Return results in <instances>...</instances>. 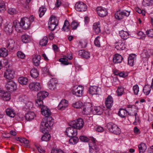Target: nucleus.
Segmentation results:
<instances>
[{"instance_id":"obj_1","label":"nucleus","mask_w":153,"mask_h":153,"mask_svg":"<svg viewBox=\"0 0 153 153\" xmlns=\"http://www.w3.org/2000/svg\"><path fill=\"white\" fill-rule=\"evenodd\" d=\"M48 93L45 91H40L37 94L35 103L36 106L41 108L42 115L45 117L41 123V127L42 129L46 131H48L54 123V119L50 116L51 115L50 110L43 105V100L48 96Z\"/></svg>"},{"instance_id":"obj_2","label":"nucleus","mask_w":153,"mask_h":153,"mask_svg":"<svg viewBox=\"0 0 153 153\" xmlns=\"http://www.w3.org/2000/svg\"><path fill=\"white\" fill-rule=\"evenodd\" d=\"M21 24L23 28L25 29L29 28L32 23L34 21V18L33 15L30 16L29 18L24 17L21 19Z\"/></svg>"},{"instance_id":"obj_3","label":"nucleus","mask_w":153,"mask_h":153,"mask_svg":"<svg viewBox=\"0 0 153 153\" xmlns=\"http://www.w3.org/2000/svg\"><path fill=\"white\" fill-rule=\"evenodd\" d=\"M96 140L94 138H92L89 143L90 153H95L99 150L98 146L96 143Z\"/></svg>"},{"instance_id":"obj_4","label":"nucleus","mask_w":153,"mask_h":153,"mask_svg":"<svg viewBox=\"0 0 153 153\" xmlns=\"http://www.w3.org/2000/svg\"><path fill=\"white\" fill-rule=\"evenodd\" d=\"M84 125V123L83 121L81 118L73 121L70 123V126L74 127L76 129H80L82 128Z\"/></svg>"},{"instance_id":"obj_5","label":"nucleus","mask_w":153,"mask_h":153,"mask_svg":"<svg viewBox=\"0 0 153 153\" xmlns=\"http://www.w3.org/2000/svg\"><path fill=\"white\" fill-rule=\"evenodd\" d=\"M84 87L82 86H74L73 87L72 94L77 97H81L83 94Z\"/></svg>"},{"instance_id":"obj_6","label":"nucleus","mask_w":153,"mask_h":153,"mask_svg":"<svg viewBox=\"0 0 153 153\" xmlns=\"http://www.w3.org/2000/svg\"><path fill=\"white\" fill-rule=\"evenodd\" d=\"M29 89L31 91H38L41 89L42 85L39 82H32L29 84Z\"/></svg>"},{"instance_id":"obj_7","label":"nucleus","mask_w":153,"mask_h":153,"mask_svg":"<svg viewBox=\"0 0 153 153\" xmlns=\"http://www.w3.org/2000/svg\"><path fill=\"white\" fill-rule=\"evenodd\" d=\"M58 21L56 18L50 17L48 23L49 29L52 31L54 30L58 25Z\"/></svg>"},{"instance_id":"obj_8","label":"nucleus","mask_w":153,"mask_h":153,"mask_svg":"<svg viewBox=\"0 0 153 153\" xmlns=\"http://www.w3.org/2000/svg\"><path fill=\"white\" fill-rule=\"evenodd\" d=\"M27 97L25 96H22L19 98V100L24 102L25 104L24 108L25 110H29L32 108L33 106V103L30 101H27Z\"/></svg>"},{"instance_id":"obj_9","label":"nucleus","mask_w":153,"mask_h":153,"mask_svg":"<svg viewBox=\"0 0 153 153\" xmlns=\"http://www.w3.org/2000/svg\"><path fill=\"white\" fill-rule=\"evenodd\" d=\"M5 87L7 89L10 91H15L17 88L16 84L12 80L7 81L6 83Z\"/></svg>"},{"instance_id":"obj_10","label":"nucleus","mask_w":153,"mask_h":153,"mask_svg":"<svg viewBox=\"0 0 153 153\" xmlns=\"http://www.w3.org/2000/svg\"><path fill=\"white\" fill-rule=\"evenodd\" d=\"M101 88L96 86H91L89 88L88 92L91 95H98L100 94Z\"/></svg>"},{"instance_id":"obj_11","label":"nucleus","mask_w":153,"mask_h":153,"mask_svg":"<svg viewBox=\"0 0 153 153\" xmlns=\"http://www.w3.org/2000/svg\"><path fill=\"white\" fill-rule=\"evenodd\" d=\"M15 46V42L13 38H8L5 41V46L8 49L13 50Z\"/></svg>"},{"instance_id":"obj_12","label":"nucleus","mask_w":153,"mask_h":153,"mask_svg":"<svg viewBox=\"0 0 153 153\" xmlns=\"http://www.w3.org/2000/svg\"><path fill=\"white\" fill-rule=\"evenodd\" d=\"M92 104L91 103L88 102L85 105L83 108L82 113L83 114L89 115L92 112Z\"/></svg>"},{"instance_id":"obj_13","label":"nucleus","mask_w":153,"mask_h":153,"mask_svg":"<svg viewBox=\"0 0 153 153\" xmlns=\"http://www.w3.org/2000/svg\"><path fill=\"white\" fill-rule=\"evenodd\" d=\"M76 10L78 11H85L87 9L86 5L82 1L78 2L75 5Z\"/></svg>"},{"instance_id":"obj_14","label":"nucleus","mask_w":153,"mask_h":153,"mask_svg":"<svg viewBox=\"0 0 153 153\" xmlns=\"http://www.w3.org/2000/svg\"><path fill=\"white\" fill-rule=\"evenodd\" d=\"M65 132L66 134L69 137L75 136L77 134L76 129L72 126L67 128Z\"/></svg>"},{"instance_id":"obj_15","label":"nucleus","mask_w":153,"mask_h":153,"mask_svg":"<svg viewBox=\"0 0 153 153\" xmlns=\"http://www.w3.org/2000/svg\"><path fill=\"white\" fill-rule=\"evenodd\" d=\"M96 12L98 15L101 17H104L108 14L107 10L102 7H98L96 9Z\"/></svg>"},{"instance_id":"obj_16","label":"nucleus","mask_w":153,"mask_h":153,"mask_svg":"<svg viewBox=\"0 0 153 153\" xmlns=\"http://www.w3.org/2000/svg\"><path fill=\"white\" fill-rule=\"evenodd\" d=\"M58 80L55 78L51 79L49 82L48 86L49 89L53 90L56 88L57 85L58 84Z\"/></svg>"},{"instance_id":"obj_17","label":"nucleus","mask_w":153,"mask_h":153,"mask_svg":"<svg viewBox=\"0 0 153 153\" xmlns=\"http://www.w3.org/2000/svg\"><path fill=\"white\" fill-rule=\"evenodd\" d=\"M129 108L128 113L131 116L137 115V109L134 105H128L127 106Z\"/></svg>"},{"instance_id":"obj_18","label":"nucleus","mask_w":153,"mask_h":153,"mask_svg":"<svg viewBox=\"0 0 153 153\" xmlns=\"http://www.w3.org/2000/svg\"><path fill=\"white\" fill-rule=\"evenodd\" d=\"M114 104V100L112 97L110 95L108 96L105 99V104L107 108L110 109L111 108Z\"/></svg>"},{"instance_id":"obj_19","label":"nucleus","mask_w":153,"mask_h":153,"mask_svg":"<svg viewBox=\"0 0 153 153\" xmlns=\"http://www.w3.org/2000/svg\"><path fill=\"white\" fill-rule=\"evenodd\" d=\"M68 105V101L65 99H63L59 102L57 108L59 110H62L65 109Z\"/></svg>"},{"instance_id":"obj_20","label":"nucleus","mask_w":153,"mask_h":153,"mask_svg":"<svg viewBox=\"0 0 153 153\" xmlns=\"http://www.w3.org/2000/svg\"><path fill=\"white\" fill-rule=\"evenodd\" d=\"M14 73L10 69H7L4 74V77L7 79L10 80L14 77Z\"/></svg>"},{"instance_id":"obj_21","label":"nucleus","mask_w":153,"mask_h":153,"mask_svg":"<svg viewBox=\"0 0 153 153\" xmlns=\"http://www.w3.org/2000/svg\"><path fill=\"white\" fill-rule=\"evenodd\" d=\"M136 56L135 54L130 55L128 58V64L131 66H133L136 60Z\"/></svg>"},{"instance_id":"obj_22","label":"nucleus","mask_w":153,"mask_h":153,"mask_svg":"<svg viewBox=\"0 0 153 153\" xmlns=\"http://www.w3.org/2000/svg\"><path fill=\"white\" fill-rule=\"evenodd\" d=\"M100 23L97 22L94 23L93 25V29L94 32L96 34L99 33L101 31Z\"/></svg>"},{"instance_id":"obj_23","label":"nucleus","mask_w":153,"mask_h":153,"mask_svg":"<svg viewBox=\"0 0 153 153\" xmlns=\"http://www.w3.org/2000/svg\"><path fill=\"white\" fill-rule=\"evenodd\" d=\"M115 48L118 50H124L126 48L124 43L122 41L117 42L115 44Z\"/></svg>"},{"instance_id":"obj_24","label":"nucleus","mask_w":153,"mask_h":153,"mask_svg":"<svg viewBox=\"0 0 153 153\" xmlns=\"http://www.w3.org/2000/svg\"><path fill=\"white\" fill-rule=\"evenodd\" d=\"M79 54L80 56L86 59H88L90 58L89 53L84 50H82L79 51Z\"/></svg>"},{"instance_id":"obj_25","label":"nucleus","mask_w":153,"mask_h":153,"mask_svg":"<svg viewBox=\"0 0 153 153\" xmlns=\"http://www.w3.org/2000/svg\"><path fill=\"white\" fill-rule=\"evenodd\" d=\"M123 59V58L121 55L118 54H116L113 58V61L115 63H119L121 62Z\"/></svg>"},{"instance_id":"obj_26","label":"nucleus","mask_w":153,"mask_h":153,"mask_svg":"<svg viewBox=\"0 0 153 153\" xmlns=\"http://www.w3.org/2000/svg\"><path fill=\"white\" fill-rule=\"evenodd\" d=\"M35 116V114L34 112L30 111L26 114L25 117L27 121H30L34 118Z\"/></svg>"},{"instance_id":"obj_27","label":"nucleus","mask_w":153,"mask_h":153,"mask_svg":"<svg viewBox=\"0 0 153 153\" xmlns=\"http://www.w3.org/2000/svg\"><path fill=\"white\" fill-rule=\"evenodd\" d=\"M41 59V57L39 55H36L33 56V61L34 65L36 66H38L40 63Z\"/></svg>"},{"instance_id":"obj_28","label":"nucleus","mask_w":153,"mask_h":153,"mask_svg":"<svg viewBox=\"0 0 153 153\" xmlns=\"http://www.w3.org/2000/svg\"><path fill=\"white\" fill-rule=\"evenodd\" d=\"M5 111L7 115L10 117L13 118L16 115V113L14 110L11 108H7Z\"/></svg>"},{"instance_id":"obj_29","label":"nucleus","mask_w":153,"mask_h":153,"mask_svg":"<svg viewBox=\"0 0 153 153\" xmlns=\"http://www.w3.org/2000/svg\"><path fill=\"white\" fill-rule=\"evenodd\" d=\"M13 25L11 23H10L6 25L4 30L7 34H10L13 32Z\"/></svg>"},{"instance_id":"obj_30","label":"nucleus","mask_w":153,"mask_h":153,"mask_svg":"<svg viewBox=\"0 0 153 153\" xmlns=\"http://www.w3.org/2000/svg\"><path fill=\"white\" fill-rule=\"evenodd\" d=\"M22 41L24 43H27L30 42L31 38L30 37L26 34L23 35L21 36Z\"/></svg>"},{"instance_id":"obj_31","label":"nucleus","mask_w":153,"mask_h":153,"mask_svg":"<svg viewBox=\"0 0 153 153\" xmlns=\"http://www.w3.org/2000/svg\"><path fill=\"white\" fill-rule=\"evenodd\" d=\"M1 95L0 97L3 98L4 100L5 101H8L10 99V94L9 93L7 92H5L4 90L2 91Z\"/></svg>"},{"instance_id":"obj_32","label":"nucleus","mask_w":153,"mask_h":153,"mask_svg":"<svg viewBox=\"0 0 153 153\" xmlns=\"http://www.w3.org/2000/svg\"><path fill=\"white\" fill-rule=\"evenodd\" d=\"M138 148L139 150V153H144L146 149V146L144 143H141L138 146Z\"/></svg>"},{"instance_id":"obj_33","label":"nucleus","mask_w":153,"mask_h":153,"mask_svg":"<svg viewBox=\"0 0 153 153\" xmlns=\"http://www.w3.org/2000/svg\"><path fill=\"white\" fill-rule=\"evenodd\" d=\"M13 25L16 30H19L21 28H23L22 25L21 24V20L20 22L17 20H15L13 22Z\"/></svg>"},{"instance_id":"obj_34","label":"nucleus","mask_w":153,"mask_h":153,"mask_svg":"<svg viewBox=\"0 0 153 153\" xmlns=\"http://www.w3.org/2000/svg\"><path fill=\"white\" fill-rule=\"evenodd\" d=\"M119 34L122 39H127L129 36V34L128 33L123 30H122L120 31Z\"/></svg>"},{"instance_id":"obj_35","label":"nucleus","mask_w":153,"mask_h":153,"mask_svg":"<svg viewBox=\"0 0 153 153\" xmlns=\"http://www.w3.org/2000/svg\"><path fill=\"white\" fill-rule=\"evenodd\" d=\"M19 83L22 85H25L28 82V79L25 77H21L18 79Z\"/></svg>"},{"instance_id":"obj_36","label":"nucleus","mask_w":153,"mask_h":153,"mask_svg":"<svg viewBox=\"0 0 153 153\" xmlns=\"http://www.w3.org/2000/svg\"><path fill=\"white\" fill-rule=\"evenodd\" d=\"M103 113L102 109L100 107H96L94 108V110L92 111V113L94 114L97 115L101 114Z\"/></svg>"},{"instance_id":"obj_37","label":"nucleus","mask_w":153,"mask_h":153,"mask_svg":"<svg viewBox=\"0 0 153 153\" xmlns=\"http://www.w3.org/2000/svg\"><path fill=\"white\" fill-rule=\"evenodd\" d=\"M151 85H146L144 87L143 91L146 95H148L149 94L151 90Z\"/></svg>"},{"instance_id":"obj_38","label":"nucleus","mask_w":153,"mask_h":153,"mask_svg":"<svg viewBox=\"0 0 153 153\" xmlns=\"http://www.w3.org/2000/svg\"><path fill=\"white\" fill-rule=\"evenodd\" d=\"M31 76L33 78H36L39 75L38 72L35 68H33L31 70L30 72Z\"/></svg>"},{"instance_id":"obj_39","label":"nucleus","mask_w":153,"mask_h":153,"mask_svg":"<svg viewBox=\"0 0 153 153\" xmlns=\"http://www.w3.org/2000/svg\"><path fill=\"white\" fill-rule=\"evenodd\" d=\"M63 30L68 32L70 30V24L67 20H66L64 23V24L62 28Z\"/></svg>"},{"instance_id":"obj_40","label":"nucleus","mask_w":153,"mask_h":153,"mask_svg":"<svg viewBox=\"0 0 153 153\" xmlns=\"http://www.w3.org/2000/svg\"><path fill=\"white\" fill-rule=\"evenodd\" d=\"M128 112L123 108L120 109L118 112V115L122 118L125 117L126 115Z\"/></svg>"},{"instance_id":"obj_41","label":"nucleus","mask_w":153,"mask_h":153,"mask_svg":"<svg viewBox=\"0 0 153 153\" xmlns=\"http://www.w3.org/2000/svg\"><path fill=\"white\" fill-rule=\"evenodd\" d=\"M115 74L116 75H118L120 77L125 78L128 76V74L127 72L125 71L115 72Z\"/></svg>"},{"instance_id":"obj_42","label":"nucleus","mask_w":153,"mask_h":153,"mask_svg":"<svg viewBox=\"0 0 153 153\" xmlns=\"http://www.w3.org/2000/svg\"><path fill=\"white\" fill-rule=\"evenodd\" d=\"M153 4V0H143V5L145 7L149 6Z\"/></svg>"},{"instance_id":"obj_43","label":"nucleus","mask_w":153,"mask_h":153,"mask_svg":"<svg viewBox=\"0 0 153 153\" xmlns=\"http://www.w3.org/2000/svg\"><path fill=\"white\" fill-rule=\"evenodd\" d=\"M83 105V103L80 101H78L74 102L72 106L75 108H80Z\"/></svg>"},{"instance_id":"obj_44","label":"nucleus","mask_w":153,"mask_h":153,"mask_svg":"<svg viewBox=\"0 0 153 153\" xmlns=\"http://www.w3.org/2000/svg\"><path fill=\"white\" fill-rule=\"evenodd\" d=\"M8 54L7 50L5 48H1L0 50V56L5 57Z\"/></svg>"},{"instance_id":"obj_45","label":"nucleus","mask_w":153,"mask_h":153,"mask_svg":"<svg viewBox=\"0 0 153 153\" xmlns=\"http://www.w3.org/2000/svg\"><path fill=\"white\" fill-rule=\"evenodd\" d=\"M48 38L47 36H44L40 41L39 42L40 45L42 46H45L48 43Z\"/></svg>"},{"instance_id":"obj_46","label":"nucleus","mask_w":153,"mask_h":153,"mask_svg":"<svg viewBox=\"0 0 153 153\" xmlns=\"http://www.w3.org/2000/svg\"><path fill=\"white\" fill-rule=\"evenodd\" d=\"M116 125L112 122L108 123L106 125L107 128L111 132H112V130H113Z\"/></svg>"},{"instance_id":"obj_47","label":"nucleus","mask_w":153,"mask_h":153,"mask_svg":"<svg viewBox=\"0 0 153 153\" xmlns=\"http://www.w3.org/2000/svg\"><path fill=\"white\" fill-rule=\"evenodd\" d=\"M115 18L118 20H120L123 19V16L122 11H117L115 14Z\"/></svg>"},{"instance_id":"obj_48","label":"nucleus","mask_w":153,"mask_h":153,"mask_svg":"<svg viewBox=\"0 0 153 153\" xmlns=\"http://www.w3.org/2000/svg\"><path fill=\"white\" fill-rule=\"evenodd\" d=\"M51 135L48 133H45L41 137V140L43 141H47L49 140L51 138Z\"/></svg>"},{"instance_id":"obj_49","label":"nucleus","mask_w":153,"mask_h":153,"mask_svg":"<svg viewBox=\"0 0 153 153\" xmlns=\"http://www.w3.org/2000/svg\"><path fill=\"white\" fill-rule=\"evenodd\" d=\"M71 137V138L69 140V143H70L72 144H75L78 142V139L76 136H73Z\"/></svg>"},{"instance_id":"obj_50","label":"nucleus","mask_w":153,"mask_h":153,"mask_svg":"<svg viewBox=\"0 0 153 153\" xmlns=\"http://www.w3.org/2000/svg\"><path fill=\"white\" fill-rule=\"evenodd\" d=\"M6 10V5L4 2L0 0V12H4Z\"/></svg>"},{"instance_id":"obj_51","label":"nucleus","mask_w":153,"mask_h":153,"mask_svg":"<svg viewBox=\"0 0 153 153\" xmlns=\"http://www.w3.org/2000/svg\"><path fill=\"white\" fill-rule=\"evenodd\" d=\"M121 131L120 129L117 125L115 126V127L113 130H112L111 133L116 135H119L121 133Z\"/></svg>"},{"instance_id":"obj_52","label":"nucleus","mask_w":153,"mask_h":153,"mask_svg":"<svg viewBox=\"0 0 153 153\" xmlns=\"http://www.w3.org/2000/svg\"><path fill=\"white\" fill-rule=\"evenodd\" d=\"M71 25L73 30H75L77 27L79 26V23L78 22L74 20L71 22Z\"/></svg>"},{"instance_id":"obj_53","label":"nucleus","mask_w":153,"mask_h":153,"mask_svg":"<svg viewBox=\"0 0 153 153\" xmlns=\"http://www.w3.org/2000/svg\"><path fill=\"white\" fill-rule=\"evenodd\" d=\"M124 92V88L121 86L118 87L116 91V92L118 96H122Z\"/></svg>"},{"instance_id":"obj_54","label":"nucleus","mask_w":153,"mask_h":153,"mask_svg":"<svg viewBox=\"0 0 153 153\" xmlns=\"http://www.w3.org/2000/svg\"><path fill=\"white\" fill-rule=\"evenodd\" d=\"M46 11V9L45 7L42 6L39 9L40 17H42L45 14Z\"/></svg>"},{"instance_id":"obj_55","label":"nucleus","mask_w":153,"mask_h":153,"mask_svg":"<svg viewBox=\"0 0 153 153\" xmlns=\"http://www.w3.org/2000/svg\"><path fill=\"white\" fill-rule=\"evenodd\" d=\"M146 37V34L142 31H139L137 33V38L144 39Z\"/></svg>"},{"instance_id":"obj_56","label":"nucleus","mask_w":153,"mask_h":153,"mask_svg":"<svg viewBox=\"0 0 153 153\" xmlns=\"http://www.w3.org/2000/svg\"><path fill=\"white\" fill-rule=\"evenodd\" d=\"M59 61L62 64L65 65H68L69 64L66 56H64L63 58H61L59 59Z\"/></svg>"},{"instance_id":"obj_57","label":"nucleus","mask_w":153,"mask_h":153,"mask_svg":"<svg viewBox=\"0 0 153 153\" xmlns=\"http://www.w3.org/2000/svg\"><path fill=\"white\" fill-rule=\"evenodd\" d=\"M17 140L20 141L21 143H23L27 145L29 143V141L26 139L25 138H21L20 137H18L16 139Z\"/></svg>"},{"instance_id":"obj_58","label":"nucleus","mask_w":153,"mask_h":153,"mask_svg":"<svg viewBox=\"0 0 153 153\" xmlns=\"http://www.w3.org/2000/svg\"><path fill=\"white\" fill-rule=\"evenodd\" d=\"M133 90L135 95H137L139 91V88L138 85L136 84L133 86Z\"/></svg>"},{"instance_id":"obj_59","label":"nucleus","mask_w":153,"mask_h":153,"mask_svg":"<svg viewBox=\"0 0 153 153\" xmlns=\"http://www.w3.org/2000/svg\"><path fill=\"white\" fill-rule=\"evenodd\" d=\"M8 13L11 15L16 14L17 13V11L14 8H10L8 10Z\"/></svg>"},{"instance_id":"obj_60","label":"nucleus","mask_w":153,"mask_h":153,"mask_svg":"<svg viewBox=\"0 0 153 153\" xmlns=\"http://www.w3.org/2000/svg\"><path fill=\"white\" fill-rule=\"evenodd\" d=\"M51 152V153H64L63 151L57 148H53Z\"/></svg>"},{"instance_id":"obj_61","label":"nucleus","mask_w":153,"mask_h":153,"mask_svg":"<svg viewBox=\"0 0 153 153\" xmlns=\"http://www.w3.org/2000/svg\"><path fill=\"white\" fill-rule=\"evenodd\" d=\"M100 37L97 36L95 39L94 41V44L95 46L98 47H100V44L99 39Z\"/></svg>"},{"instance_id":"obj_62","label":"nucleus","mask_w":153,"mask_h":153,"mask_svg":"<svg viewBox=\"0 0 153 153\" xmlns=\"http://www.w3.org/2000/svg\"><path fill=\"white\" fill-rule=\"evenodd\" d=\"M147 36L149 37H153V29L147 30L146 32Z\"/></svg>"},{"instance_id":"obj_63","label":"nucleus","mask_w":153,"mask_h":153,"mask_svg":"<svg viewBox=\"0 0 153 153\" xmlns=\"http://www.w3.org/2000/svg\"><path fill=\"white\" fill-rule=\"evenodd\" d=\"M17 55L18 57L22 59H24L25 57V55L22 52L19 51L17 52Z\"/></svg>"},{"instance_id":"obj_64","label":"nucleus","mask_w":153,"mask_h":153,"mask_svg":"<svg viewBox=\"0 0 153 153\" xmlns=\"http://www.w3.org/2000/svg\"><path fill=\"white\" fill-rule=\"evenodd\" d=\"M135 117V121L133 123V124L134 125H137L139 124L140 123V121L137 115H134Z\"/></svg>"}]
</instances>
